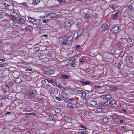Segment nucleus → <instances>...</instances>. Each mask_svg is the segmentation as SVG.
Wrapping results in <instances>:
<instances>
[{"label":"nucleus","instance_id":"ea45409f","mask_svg":"<svg viewBox=\"0 0 134 134\" xmlns=\"http://www.w3.org/2000/svg\"><path fill=\"white\" fill-rule=\"evenodd\" d=\"M118 117V116L117 115H114L113 116V118L114 119H117Z\"/></svg>","mask_w":134,"mask_h":134},{"label":"nucleus","instance_id":"4d7b16f0","mask_svg":"<svg viewBox=\"0 0 134 134\" xmlns=\"http://www.w3.org/2000/svg\"><path fill=\"white\" fill-rule=\"evenodd\" d=\"M100 97L102 98H105V94L102 95L100 96Z\"/></svg>","mask_w":134,"mask_h":134},{"label":"nucleus","instance_id":"a19ab883","mask_svg":"<svg viewBox=\"0 0 134 134\" xmlns=\"http://www.w3.org/2000/svg\"><path fill=\"white\" fill-rule=\"evenodd\" d=\"M13 25L16 26H18V24L15 22H13Z\"/></svg>","mask_w":134,"mask_h":134},{"label":"nucleus","instance_id":"412c9836","mask_svg":"<svg viewBox=\"0 0 134 134\" xmlns=\"http://www.w3.org/2000/svg\"><path fill=\"white\" fill-rule=\"evenodd\" d=\"M115 100L114 99H112L110 101H109V104H110L111 105H113L115 103Z\"/></svg>","mask_w":134,"mask_h":134},{"label":"nucleus","instance_id":"774afa93","mask_svg":"<svg viewBox=\"0 0 134 134\" xmlns=\"http://www.w3.org/2000/svg\"><path fill=\"white\" fill-rule=\"evenodd\" d=\"M5 5L7 7H8L9 5L8 4H6V3L5 4Z\"/></svg>","mask_w":134,"mask_h":134},{"label":"nucleus","instance_id":"4c0bfd02","mask_svg":"<svg viewBox=\"0 0 134 134\" xmlns=\"http://www.w3.org/2000/svg\"><path fill=\"white\" fill-rule=\"evenodd\" d=\"M128 58L129 61H131L132 60V58L131 56H129L128 57Z\"/></svg>","mask_w":134,"mask_h":134},{"label":"nucleus","instance_id":"cd10ccee","mask_svg":"<svg viewBox=\"0 0 134 134\" xmlns=\"http://www.w3.org/2000/svg\"><path fill=\"white\" fill-rule=\"evenodd\" d=\"M65 121L71 123L72 122V120L70 119L67 118L65 120Z\"/></svg>","mask_w":134,"mask_h":134},{"label":"nucleus","instance_id":"f8f14e48","mask_svg":"<svg viewBox=\"0 0 134 134\" xmlns=\"http://www.w3.org/2000/svg\"><path fill=\"white\" fill-rule=\"evenodd\" d=\"M84 29H82L79 31V32L77 33V36L76 38L79 37V36L83 34L84 32Z\"/></svg>","mask_w":134,"mask_h":134},{"label":"nucleus","instance_id":"a18cd8bd","mask_svg":"<svg viewBox=\"0 0 134 134\" xmlns=\"http://www.w3.org/2000/svg\"><path fill=\"white\" fill-rule=\"evenodd\" d=\"M101 87H102L101 86H94V88H96V89L100 88Z\"/></svg>","mask_w":134,"mask_h":134},{"label":"nucleus","instance_id":"338daca9","mask_svg":"<svg viewBox=\"0 0 134 134\" xmlns=\"http://www.w3.org/2000/svg\"><path fill=\"white\" fill-rule=\"evenodd\" d=\"M80 127H82V128H85V126H82V125H80Z\"/></svg>","mask_w":134,"mask_h":134},{"label":"nucleus","instance_id":"0eeeda50","mask_svg":"<svg viewBox=\"0 0 134 134\" xmlns=\"http://www.w3.org/2000/svg\"><path fill=\"white\" fill-rule=\"evenodd\" d=\"M108 25L107 24H103L101 27V29L102 30H107L108 28Z\"/></svg>","mask_w":134,"mask_h":134},{"label":"nucleus","instance_id":"69168bd1","mask_svg":"<svg viewBox=\"0 0 134 134\" xmlns=\"http://www.w3.org/2000/svg\"><path fill=\"white\" fill-rule=\"evenodd\" d=\"M3 10H0V13L2 14L3 12Z\"/></svg>","mask_w":134,"mask_h":134},{"label":"nucleus","instance_id":"c85d7f7f","mask_svg":"<svg viewBox=\"0 0 134 134\" xmlns=\"http://www.w3.org/2000/svg\"><path fill=\"white\" fill-rule=\"evenodd\" d=\"M90 16V14H87L85 15L84 16L85 19H88L89 18Z\"/></svg>","mask_w":134,"mask_h":134},{"label":"nucleus","instance_id":"79ce46f5","mask_svg":"<svg viewBox=\"0 0 134 134\" xmlns=\"http://www.w3.org/2000/svg\"><path fill=\"white\" fill-rule=\"evenodd\" d=\"M115 53V51L114 50H111V54H114Z\"/></svg>","mask_w":134,"mask_h":134},{"label":"nucleus","instance_id":"864d4df0","mask_svg":"<svg viewBox=\"0 0 134 134\" xmlns=\"http://www.w3.org/2000/svg\"><path fill=\"white\" fill-rule=\"evenodd\" d=\"M57 87L60 88H62L63 87L62 86L60 85H57Z\"/></svg>","mask_w":134,"mask_h":134},{"label":"nucleus","instance_id":"f704fd0d","mask_svg":"<svg viewBox=\"0 0 134 134\" xmlns=\"http://www.w3.org/2000/svg\"><path fill=\"white\" fill-rule=\"evenodd\" d=\"M55 73L54 71L53 70H49V74L52 75L54 74Z\"/></svg>","mask_w":134,"mask_h":134},{"label":"nucleus","instance_id":"c756f323","mask_svg":"<svg viewBox=\"0 0 134 134\" xmlns=\"http://www.w3.org/2000/svg\"><path fill=\"white\" fill-rule=\"evenodd\" d=\"M67 106L69 108H73L74 107L72 105V104L71 103H69L68 104Z\"/></svg>","mask_w":134,"mask_h":134},{"label":"nucleus","instance_id":"680f3d73","mask_svg":"<svg viewBox=\"0 0 134 134\" xmlns=\"http://www.w3.org/2000/svg\"><path fill=\"white\" fill-rule=\"evenodd\" d=\"M0 60L2 62H4L5 61V60L3 59H0Z\"/></svg>","mask_w":134,"mask_h":134},{"label":"nucleus","instance_id":"6e6d98bb","mask_svg":"<svg viewBox=\"0 0 134 134\" xmlns=\"http://www.w3.org/2000/svg\"><path fill=\"white\" fill-rule=\"evenodd\" d=\"M110 8H112L113 9H116V6H110Z\"/></svg>","mask_w":134,"mask_h":134},{"label":"nucleus","instance_id":"20e7f679","mask_svg":"<svg viewBox=\"0 0 134 134\" xmlns=\"http://www.w3.org/2000/svg\"><path fill=\"white\" fill-rule=\"evenodd\" d=\"M119 30V27L118 26H117L114 27L111 29L112 31L114 33H117L118 32Z\"/></svg>","mask_w":134,"mask_h":134},{"label":"nucleus","instance_id":"2f4dec72","mask_svg":"<svg viewBox=\"0 0 134 134\" xmlns=\"http://www.w3.org/2000/svg\"><path fill=\"white\" fill-rule=\"evenodd\" d=\"M68 101H71V100H72L74 101V103H76L77 101L76 100H75L74 98H69L68 99Z\"/></svg>","mask_w":134,"mask_h":134},{"label":"nucleus","instance_id":"7ed1b4c3","mask_svg":"<svg viewBox=\"0 0 134 134\" xmlns=\"http://www.w3.org/2000/svg\"><path fill=\"white\" fill-rule=\"evenodd\" d=\"M10 14L11 16L13 17L12 18H13V19H17L18 17V15L16 12L14 11L10 13Z\"/></svg>","mask_w":134,"mask_h":134},{"label":"nucleus","instance_id":"de8ad7c7","mask_svg":"<svg viewBox=\"0 0 134 134\" xmlns=\"http://www.w3.org/2000/svg\"><path fill=\"white\" fill-rule=\"evenodd\" d=\"M77 54L76 52L75 51L73 52L72 54L71 55H75Z\"/></svg>","mask_w":134,"mask_h":134},{"label":"nucleus","instance_id":"49530a36","mask_svg":"<svg viewBox=\"0 0 134 134\" xmlns=\"http://www.w3.org/2000/svg\"><path fill=\"white\" fill-rule=\"evenodd\" d=\"M55 99H56L58 100H59V101H61L62 100L59 97H55Z\"/></svg>","mask_w":134,"mask_h":134},{"label":"nucleus","instance_id":"2eb2a0df","mask_svg":"<svg viewBox=\"0 0 134 134\" xmlns=\"http://www.w3.org/2000/svg\"><path fill=\"white\" fill-rule=\"evenodd\" d=\"M105 98L109 99L112 98L111 95L110 93H107L105 94Z\"/></svg>","mask_w":134,"mask_h":134},{"label":"nucleus","instance_id":"aec40b11","mask_svg":"<svg viewBox=\"0 0 134 134\" xmlns=\"http://www.w3.org/2000/svg\"><path fill=\"white\" fill-rule=\"evenodd\" d=\"M76 60V59H71L69 60V62H68V63L71 64V63H73Z\"/></svg>","mask_w":134,"mask_h":134},{"label":"nucleus","instance_id":"8fccbe9b","mask_svg":"<svg viewBox=\"0 0 134 134\" xmlns=\"http://www.w3.org/2000/svg\"><path fill=\"white\" fill-rule=\"evenodd\" d=\"M41 82L42 85H44L46 83V81L45 80H43Z\"/></svg>","mask_w":134,"mask_h":134},{"label":"nucleus","instance_id":"09e8293b","mask_svg":"<svg viewBox=\"0 0 134 134\" xmlns=\"http://www.w3.org/2000/svg\"><path fill=\"white\" fill-rule=\"evenodd\" d=\"M32 70V69L29 68H27L25 69V71H31Z\"/></svg>","mask_w":134,"mask_h":134},{"label":"nucleus","instance_id":"f3484780","mask_svg":"<svg viewBox=\"0 0 134 134\" xmlns=\"http://www.w3.org/2000/svg\"><path fill=\"white\" fill-rule=\"evenodd\" d=\"M40 0H33V3L35 5H37L40 3Z\"/></svg>","mask_w":134,"mask_h":134},{"label":"nucleus","instance_id":"5701e85b","mask_svg":"<svg viewBox=\"0 0 134 134\" xmlns=\"http://www.w3.org/2000/svg\"><path fill=\"white\" fill-rule=\"evenodd\" d=\"M28 19L29 21H31L32 22H35L36 20L35 19L30 17H29Z\"/></svg>","mask_w":134,"mask_h":134},{"label":"nucleus","instance_id":"3c124183","mask_svg":"<svg viewBox=\"0 0 134 134\" xmlns=\"http://www.w3.org/2000/svg\"><path fill=\"white\" fill-rule=\"evenodd\" d=\"M49 119L52 120H53L54 119V118L53 116H49Z\"/></svg>","mask_w":134,"mask_h":134},{"label":"nucleus","instance_id":"e433bc0d","mask_svg":"<svg viewBox=\"0 0 134 134\" xmlns=\"http://www.w3.org/2000/svg\"><path fill=\"white\" fill-rule=\"evenodd\" d=\"M29 95L32 97H34V96L35 94L34 92H30L29 94Z\"/></svg>","mask_w":134,"mask_h":134},{"label":"nucleus","instance_id":"39448f33","mask_svg":"<svg viewBox=\"0 0 134 134\" xmlns=\"http://www.w3.org/2000/svg\"><path fill=\"white\" fill-rule=\"evenodd\" d=\"M109 104V100H108L106 102H100V104L102 105L104 107H106Z\"/></svg>","mask_w":134,"mask_h":134},{"label":"nucleus","instance_id":"13d9d810","mask_svg":"<svg viewBox=\"0 0 134 134\" xmlns=\"http://www.w3.org/2000/svg\"><path fill=\"white\" fill-rule=\"evenodd\" d=\"M123 122V120L122 119L120 120L119 121L120 123V124H122V123Z\"/></svg>","mask_w":134,"mask_h":134},{"label":"nucleus","instance_id":"9b49d317","mask_svg":"<svg viewBox=\"0 0 134 134\" xmlns=\"http://www.w3.org/2000/svg\"><path fill=\"white\" fill-rule=\"evenodd\" d=\"M61 77L64 79H68L69 78V76L67 75L62 74L61 75Z\"/></svg>","mask_w":134,"mask_h":134},{"label":"nucleus","instance_id":"72a5a7b5","mask_svg":"<svg viewBox=\"0 0 134 134\" xmlns=\"http://www.w3.org/2000/svg\"><path fill=\"white\" fill-rule=\"evenodd\" d=\"M77 62H75L73 64H71L70 66L71 67H75L77 64Z\"/></svg>","mask_w":134,"mask_h":134},{"label":"nucleus","instance_id":"bf43d9fd","mask_svg":"<svg viewBox=\"0 0 134 134\" xmlns=\"http://www.w3.org/2000/svg\"><path fill=\"white\" fill-rule=\"evenodd\" d=\"M54 84L55 85H57V83L56 82L53 81L52 84Z\"/></svg>","mask_w":134,"mask_h":134},{"label":"nucleus","instance_id":"603ef678","mask_svg":"<svg viewBox=\"0 0 134 134\" xmlns=\"http://www.w3.org/2000/svg\"><path fill=\"white\" fill-rule=\"evenodd\" d=\"M55 92V90L54 89H53L51 91V93L52 94H53Z\"/></svg>","mask_w":134,"mask_h":134},{"label":"nucleus","instance_id":"473e14b6","mask_svg":"<svg viewBox=\"0 0 134 134\" xmlns=\"http://www.w3.org/2000/svg\"><path fill=\"white\" fill-rule=\"evenodd\" d=\"M124 54V52H122L120 53V55H119V57H123Z\"/></svg>","mask_w":134,"mask_h":134},{"label":"nucleus","instance_id":"bb28decb","mask_svg":"<svg viewBox=\"0 0 134 134\" xmlns=\"http://www.w3.org/2000/svg\"><path fill=\"white\" fill-rule=\"evenodd\" d=\"M26 115H36V114L34 112L29 113H26Z\"/></svg>","mask_w":134,"mask_h":134},{"label":"nucleus","instance_id":"4be33fe9","mask_svg":"<svg viewBox=\"0 0 134 134\" xmlns=\"http://www.w3.org/2000/svg\"><path fill=\"white\" fill-rule=\"evenodd\" d=\"M81 83L83 84H84L85 85H90V83L88 81H82L81 82Z\"/></svg>","mask_w":134,"mask_h":134},{"label":"nucleus","instance_id":"ddd939ff","mask_svg":"<svg viewBox=\"0 0 134 134\" xmlns=\"http://www.w3.org/2000/svg\"><path fill=\"white\" fill-rule=\"evenodd\" d=\"M122 40H126L127 42L129 43L131 42L132 41V39L130 37H128L127 39L122 38Z\"/></svg>","mask_w":134,"mask_h":134},{"label":"nucleus","instance_id":"9d476101","mask_svg":"<svg viewBox=\"0 0 134 134\" xmlns=\"http://www.w3.org/2000/svg\"><path fill=\"white\" fill-rule=\"evenodd\" d=\"M22 79L19 77H18L15 80V82L16 83H20L22 81Z\"/></svg>","mask_w":134,"mask_h":134},{"label":"nucleus","instance_id":"052dcab7","mask_svg":"<svg viewBox=\"0 0 134 134\" xmlns=\"http://www.w3.org/2000/svg\"><path fill=\"white\" fill-rule=\"evenodd\" d=\"M4 84V85L5 86H7V87H8V88L9 87L8 86L6 82H5Z\"/></svg>","mask_w":134,"mask_h":134},{"label":"nucleus","instance_id":"37998d69","mask_svg":"<svg viewBox=\"0 0 134 134\" xmlns=\"http://www.w3.org/2000/svg\"><path fill=\"white\" fill-rule=\"evenodd\" d=\"M3 66V67H4L8 65V64L7 63H3L2 64Z\"/></svg>","mask_w":134,"mask_h":134},{"label":"nucleus","instance_id":"1a4fd4ad","mask_svg":"<svg viewBox=\"0 0 134 134\" xmlns=\"http://www.w3.org/2000/svg\"><path fill=\"white\" fill-rule=\"evenodd\" d=\"M18 21V22L20 24H23L25 22L24 19L22 18H20Z\"/></svg>","mask_w":134,"mask_h":134},{"label":"nucleus","instance_id":"dca6fc26","mask_svg":"<svg viewBox=\"0 0 134 134\" xmlns=\"http://www.w3.org/2000/svg\"><path fill=\"white\" fill-rule=\"evenodd\" d=\"M41 13H42L43 12H41ZM43 13H44L45 14L43 16H40L41 18H44L46 17L47 16H48V15H49V14L48 13H47L45 12H43Z\"/></svg>","mask_w":134,"mask_h":134},{"label":"nucleus","instance_id":"393cba45","mask_svg":"<svg viewBox=\"0 0 134 134\" xmlns=\"http://www.w3.org/2000/svg\"><path fill=\"white\" fill-rule=\"evenodd\" d=\"M25 29L31 31L33 30V28L31 26H28L25 27Z\"/></svg>","mask_w":134,"mask_h":134},{"label":"nucleus","instance_id":"f03ea898","mask_svg":"<svg viewBox=\"0 0 134 134\" xmlns=\"http://www.w3.org/2000/svg\"><path fill=\"white\" fill-rule=\"evenodd\" d=\"M77 92L82 98L84 99L86 98V94L85 92L82 90H78Z\"/></svg>","mask_w":134,"mask_h":134},{"label":"nucleus","instance_id":"423d86ee","mask_svg":"<svg viewBox=\"0 0 134 134\" xmlns=\"http://www.w3.org/2000/svg\"><path fill=\"white\" fill-rule=\"evenodd\" d=\"M49 15L51 18H56L58 17L57 14L56 13H52L49 14Z\"/></svg>","mask_w":134,"mask_h":134},{"label":"nucleus","instance_id":"7c9ffc66","mask_svg":"<svg viewBox=\"0 0 134 134\" xmlns=\"http://www.w3.org/2000/svg\"><path fill=\"white\" fill-rule=\"evenodd\" d=\"M109 120L108 118H105L103 119V121L105 122H107Z\"/></svg>","mask_w":134,"mask_h":134},{"label":"nucleus","instance_id":"f257e3e1","mask_svg":"<svg viewBox=\"0 0 134 134\" xmlns=\"http://www.w3.org/2000/svg\"><path fill=\"white\" fill-rule=\"evenodd\" d=\"M72 39V37L70 36L67 40L63 42V44L69 46L71 43V40Z\"/></svg>","mask_w":134,"mask_h":134},{"label":"nucleus","instance_id":"c9c22d12","mask_svg":"<svg viewBox=\"0 0 134 134\" xmlns=\"http://www.w3.org/2000/svg\"><path fill=\"white\" fill-rule=\"evenodd\" d=\"M43 73L44 74H49V70L46 71H43Z\"/></svg>","mask_w":134,"mask_h":134},{"label":"nucleus","instance_id":"58836bf2","mask_svg":"<svg viewBox=\"0 0 134 134\" xmlns=\"http://www.w3.org/2000/svg\"><path fill=\"white\" fill-rule=\"evenodd\" d=\"M75 47L76 49H78L80 47V45H76L75 46Z\"/></svg>","mask_w":134,"mask_h":134},{"label":"nucleus","instance_id":"6e6552de","mask_svg":"<svg viewBox=\"0 0 134 134\" xmlns=\"http://www.w3.org/2000/svg\"><path fill=\"white\" fill-rule=\"evenodd\" d=\"M97 104V102L96 100H92L90 102L89 104L91 106H94Z\"/></svg>","mask_w":134,"mask_h":134},{"label":"nucleus","instance_id":"e2e57ef3","mask_svg":"<svg viewBox=\"0 0 134 134\" xmlns=\"http://www.w3.org/2000/svg\"><path fill=\"white\" fill-rule=\"evenodd\" d=\"M38 24H39L41 25L42 24V22L41 21H39L38 22Z\"/></svg>","mask_w":134,"mask_h":134},{"label":"nucleus","instance_id":"6ab92c4d","mask_svg":"<svg viewBox=\"0 0 134 134\" xmlns=\"http://www.w3.org/2000/svg\"><path fill=\"white\" fill-rule=\"evenodd\" d=\"M103 110V109L102 108H99L97 109L96 111V113H99L101 112H102Z\"/></svg>","mask_w":134,"mask_h":134},{"label":"nucleus","instance_id":"b1692460","mask_svg":"<svg viewBox=\"0 0 134 134\" xmlns=\"http://www.w3.org/2000/svg\"><path fill=\"white\" fill-rule=\"evenodd\" d=\"M61 111V109L59 108H56L55 110V112L58 113H59Z\"/></svg>","mask_w":134,"mask_h":134},{"label":"nucleus","instance_id":"0e129e2a","mask_svg":"<svg viewBox=\"0 0 134 134\" xmlns=\"http://www.w3.org/2000/svg\"><path fill=\"white\" fill-rule=\"evenodd\" d=\"M23 5H24L25 6H26L27 5V3L25 2H23Z\"/></svg>","mask_w":134,"mask_h":134},{"label":"nucleus","instance_id":"a211bd4d","mask_svg":"<svg viewBox=\"0 0 134 134\" xmlns=\"http://www.w3.org/2000/svg\"><path fill=\"white\" fill-rule=\"evenodd\" d=\"M109 89L110 90L113 91H115L118 90V88L117 87H109Z\"/></svg>","mask_w":134,"mask_h":134},{"label":"nucleus","instance_id":"c03bdc74","mask_svg":"<svg viewBox=\"0 0 134 134\" xmlns=\"http://www.w3.org/2000/svg\"><path fill=\"white\" fill-rule=\"evenodd\" d=\"M43 22L44 23H47L48 22V20L45 19L43 20Z\"/></svg>","mask_w":134,"mask_h":134},{"label":"nucleus","instance_id":"4468645a","mask_svg":"<svg viewBox=\"0 0 134 134\" xmlns=\"http://www.w3.org/2000/svg\"><path fill=\"white\" fill-rule=\"evenodd\" d=\"M64 25L66 27H69L71 26L70 23L68 21L64 22Z\"/></svg>","mask_w":134,"mask_h":134},{"label":"nucleus","instance_id":"a878e982","mask_svg":"<svg viewBox=\"0 0 134 134\" xmlns=\"http://www.w3.org/2000/svg\"><path fill=\"white\" fill-rule=\"evenodd\" d=\"M119 13V12H118L115 13L113 17V19H116V17L118 16V14Z\"/></svg>","mask_w":134,"mask_h":134},{"label":"nucleus","instance_id":"5fc2aeb1","mask_svg":"<svg viewBox=\"0 0 134 134\" xmlns=\"http://www.w3.org/2000/svg\"><path fill=\"white\" fill-rule=\"evenodd\" d=\"M47 81L49 83H51L52 84L53 81L52 80H47Z\"/></svg>","mask_w":134,"mask_h":134}]
</instances>
